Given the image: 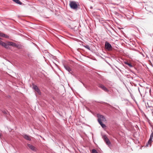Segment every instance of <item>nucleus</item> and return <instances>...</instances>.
<instances>
[{"label": "nucleus", "mask_w": 153, "mask_h": 153, "mask_svg": "<svg viewBox=\"0 0 153 153\" xmlns=\"http://www.w3.org/2000/svg\"><path fill=\"white\" fill-rule=\"evenodd\" d=\"M97 117L98 118V122L102 128H104V127H105V126L102 123V121H103L104 120V117L103 116L99 114H98Z\"/></svg>", "instance_id": "obj_1"}, {"label": "nucleus", "mask_w": 153, "mask_h": 153, "mask_svg": "<svg viewBox=\"0 0 153 153\" xmlns=\"http://www.w3.org/2000/svg\"><path fill=\"white\" fill-rule=\"evenodd\" d=\"M69 5L71 8L74 10L77 9L78 7V3L74 1H70Z\"/></svg>", "instance_id": "obj_2"}, {"label": "nucleus", "mask_w": 153, "mask_h": 153, "mask_svg": "<svg viewBox=\"0 0 153 153\" xmlns=\"http://www.w3.org/2000/svg\"><path fill=\"white\" fill-rule=\"evenodd\" d=\"M113 48L111 45L108 42H106V50L110 51L113 50Z\"/></svg>", "instance_id": "obj_3"}, {"label": "nucleus", "mask_w": 153, "mask_h": 153, "mask_svg": "<svg viewBox=\"0 0 153 153\" xmlns=\"http://www.w3.org/2000/svg\"><path fill=\"white\" fill-rule=\"evenodd\" d=\"M27 146L28 148L31 149L32 151L34 152L36 151L37 149L33 145L29 144H27Z\"/></svg>", "instance_id": "obj_4"}, {"label": "nucleus", "mask_w": 153, "mask_h": 153, "mask_svg": "<svg viewBox=\"0 0 153 153\" xmlns=\"http://www.w3.org/2000/svg\"><path fill=\"white\" fill-rule=\"evenodd\" d=\"M106 144L110 148L112 146V144L110 142L109 139L106 137Z\"/></svg>", "instance_id": "obj_5"}, {"label": "nucleus", "mask_w": 153, "mask_h": 153, "mask_svg": "<svg viewBox=\"0 0 153 153\" xmlns=\"http://www.w3.org/2000/svg\"><path fill=\"white\" fill-rule=\"evenodd\" d=\"M33 88L38 94H41V92L38 88L36 85H33Z\"/></svg>", "instance_id": "obj_6"}, {"label": "nucleus", "mask_w": 153, "mask_h": 153, "mask_svg": "<svg viewBox=\"0 0 153 153\" xmlns=\"http://www.w3.org/2000/svg\"><path fill=\"white\" fill-rule=\"evenodd\" d=\"M153 138V132H152V133L151 134L150 139L148 142L147 144V146H149V144L150 146H151V144L152 143V139Z\"/></svg>", "instance_id": "obj_7"}, {"label": "nucleus", "mask_w": 153, "mask_h": 153, "mask_svg": "<svg viewBox=\"0 0 153 153\" xmlns=\"http://www.w3.org/2000/svg\"><path fill=\"white\" fill-rule=\"evenodd\" d=\"M8 45L13 47L18 48V46L16 44L12 42H8Z\"/></svg>", "instance_id": "obj_8"}, {"label": "nucleus", "mask_w": 153, "mask_h": 153, "mask_svg": "<svg viewBox=\"0 0 153 153\" xmlns=\"http://www.w3.org/2000/svg\"><path fill=\"white\" fill-rule=\"evenodd\" d=\"M23 137L25 139L27 140H28L29 141H30L31 140L30 137L27 134H24V135H23Z\"/></svg>", "instance_id": "obj_9"}, {"label": "nucleus", "mask_w": 153, "mask_h": 153, "mask_svg": "<svg viewBox=\"0 0 153 153\" xmlns=\"http://www.w3.org/2000/svg\"><path fill=\"white\" fill-rule=\"evenodd\" d=\"M98 87L101 88H102V89L104 90V91H105V88L103 85H102L101 84H99L98 85Z\"/></svg>", "instance_id": "obj_10"}, {"label": "nucleus", "mask_w": 153, "mask_h": 153, "mask_svg": "<svg viewBox=\"0 0 153 153\" xmlns=\"http://www.w3.org/2000/svg\"><path fill=\"white\" fill-rule=\"evenodd\" d=\"M0 36L6 38H8L9 37L8 36L2 33H0Z\"/></svg>", "instance_id": "obj_11"}, {"label": "nucleus", "mask_w": 153, "mask_h": 153, "mask_svg": "<svg viewBox=\"0 0 153 153\" xmlns=\"http://www.w3.org/2000/svg\"><path fill=\"white\" fill-rule=\"evenodd\" d=\"M65 68L67 70L71 73V70L69 67L68 66H65Z\"/></svg>", "instance_id": "obj_12"}, {"label": "nucleus", "mask_w": 153, "mask_h": 153, "mask_svg": "<svg viewBox=\"0 0 153 153\" xmlns=\"http://www.w3.org/2000/svg\"><path fill=\"white\" fill-rule=\"evenodd\" d=\"M14 2H15L16 3L19 4H22V3L19 0H12Z\"/></svg>", "instance_id": "obj_13"}, {"label": "nucleus", "mask_w": 153, "mask_h": 153, "mask_svg": "<svg viewBox=\"0 0 153 153\" xmlns=\"http://www.w3.org/2000/svg\"><path fill=\"white\" fill-rule=\"evenodd\" d=\"M9 45H8V42H7V43H5V45L4 46V47L6 48V49H8L9 48Z\"/></svg>", "instance_id": "obj_14"}, {"label": "nucleus", "mask_w": 153, "mask_h": 153, "mask_svg": "<svg viewBox=\"0 0 153 153\" xmlns=\"http://www.w3.org/2000/svg\"><path fill=\"white\" fill-rule=\"evenodd\" d=\"M92 153H98L97 150L95 149H93L92 150Z\"/></svg>", "instance_id": "obj_15"}, {"label": "nucleus", "mask_w": 153, "mask_h": 153, "mask_svg": "<svg viewBox=\"0 0 153 153\" xmlns=\"http://www.w3.org/2000/svg\"><path fill=\"white\" fill-rule=\"evenodd\" d=\"M5 43L4 42H2L0 44V45H1V46H2L4 47Z\"/></svg>", "instance_id": "obj_16"}, {"label": "nucleus", "mask_w": 153, "mask_h": 153, "mask_svg": "<svg viewBox=\"0 0 153 153\" xmlns=\"http://www.w3.org/2000/svg\"><path fill=\"white\" fill-rule=\"evenodd\" d=\"M146 107H152V106L149 105V103L147 102V105H146Z\"/></svg>", "instance_id": "obj_17"}, {"label": "nucleus", "mask_w": 153, "mask_h": 153, "mask_svg": "<svg viewBox=\"0 0 153 153\" xmlns=\"http://www.w3.org/2000/svg\"><path fill=\"white\" fill-rule=\"evenodd\" d=\"M85 47L86 48L88 49L89 50H90V48L89 47L88 45H86L85 46Z\"/></svg>", "instance_id": "obj_18"}, {"label": "nucleus", "mask_w": 153, "mask_h": 153, "mask_svg": "<svg viewBox=\"0 0 153 153\" xmlns=\"http://www.w3.org/2000/svg\"><path fill=\"white\" fill-rule=\"evenodd\" d=\"M126 64H127V65H128L130 67H132V65H131V64L129 63H126Z\"/></svg>", "instance_id": "obj_19"}, {"label": "nucleus", "mask_w": 153, "mask_h": 153, "mask_svg": "<svg viewBox=\"0 0 153 153\" xmlns=\"http://www.w3.org/2000/svg\"><path fill=\"white\" fill-rule=\"evenodd\" d=\"M2 112L4 114H7V111L5 110L2 111Z\"/></svg>", "instance_id": "obj_20"}, {"label": "nucleus", "mask_w": 153, "mask_h": 153, "mask_svg": "<svg viewBox=\"0 0 153 153\" xmlns=\"http://www.w3.org/2000/svg\"><path fill=\"white\" fill-rule=\"evenodd\" d=\"M103 138L104 139V140L105 141V135H104L102 136Z\"/></svg>", "instance_id": "obj_21"}, {"label": "nucleus", "mask_w": 153, "mask_h": 153, "mask_svg": "<svg viewBox=\"0 0 153 153\" xmlns=\"http://www.w3.org/2000/svg\"><path fill=\"white\" fill-rule=\"evenodd\" d=\"M1 134L0 133V137H1Z\"/></svg>", "instance_id": "obj_22"}, {"label": "nucleus", "mask_w": 153, "mask_h": 153, "mask_svg": "<svg viewBox=\"0 0 153 153\" xmlns=\"http://www.w3.org/2000/svg\"><path fill=\"white\" fill-rule=\"evenodd\" d=\"M2 41H1V40H0V44L1 43V42H2Z\"/></svg>", "instance_id": "obj_23"}, {"label": "nucleus", "mask_w": 153, "mask_h": 153, "mask_svg": "<svg viewBox=\"0 0 153 153\" xmlns=\"http://www.w3.org/2000/svg\"><path fill=\"white\" fill-rule=\"evenodd\" d=\"M107 89L106 88V89H105L106 91H107Z\"/></svg>", "instance_id": "obj_24"}]
</instances>
